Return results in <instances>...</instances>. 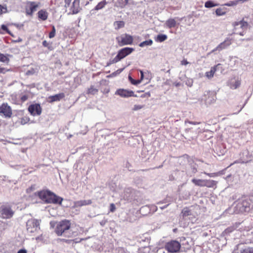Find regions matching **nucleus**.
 <instances>
[{"mask_svg": "<svg viewBox=\"0 0 253 253\" xmlns=\"http://www.w3.org/2000/svg\"><path fill=\"white\" fill-rule=\"evenodd\" d=\"M39 198L46 203L61 205L63 199L50 191H41L38 192Z\"/></svg>", "mask_w": 253, "mask_h": 253, "instance_id": "nucleus-1", "label": "nucleus"}, {"mask_svg": "<svg viewBox=\"0 0 253 253\" xmlns=\"http://www.w3.org/2000/svg\"><path fill=\"white\" fill-rule=\"evenodd\" d=\"M71 227V222L68 219H63L58 222L55 228V233L58 236H61L67 233Z\"/></svg>", "mask_w": 253, "mask_h": 253, "instance_id": "nucleus-2", "label": "nucleus"}, {"mask_svg": "<svg viewBox=\"0 0 253 253\" xmlns=\"http://www.w3.org/2000/svg\"><path fill=\"white\" fill-rule=\"evenodd\" d=\"M134 50V48L131 47H125L119 50L116 56L107 63V65L109 66L112 64L116 63L121 60L128 55L130 54Z\"/></svg>", "mask_w": 253, "mask_h": 253, "instance_id": "nucleus-3", "label": "nucleus"}, {"mask_svg": "<svg viewBox=\"0 0 253 253\" xmlns=\"http://www.w3.org/2000/svg\"><path fill=\"white\" fill-rule=\"evenodd\" d=\"M27 231L31 236L36 235L40 230V223L37 219H31L26 223Z\"/></svg>", "mask_w": 253, "mask_h": 253, "instance_id": "nucleus-4", "label": "nucleus"}, {"mask_svg": "<svg viewBox=\"0 0 253 253\" xmlns=\"http://www.w3.org/2000/svg\"><path fill=\"white\" fill-rule=\"evenodd\" d=\"M164 248L169 253H177L180 252L181 244L176 240H171L165 244Z\"/></svg>", "mask_w": 253, "mask_h": 253, "instance_id": "nucleus-5", "label": "nucleus"}, {"mask_svg": "<svg viewBox=\"0 0 253 253\" xmlns=\"http://www.w3.org/2000/svg\"><path fill=\"white\" fill-rule=\"evenodd\" d=\"M116 41L118 45L120 46H122L125 45L132 44L133 41L132 36L125 34L116 38Z\"/></svg>", "mask_w": 253, "mask_h": 253, "instance_id": "nucleus-6", "label": "nucleus"}, {"mask_svg": "<svg viewBox=\"0 0 253 253\" xmlns=\"http://www.w3.org/2000/svg\"><path fill=\"white\" fill-rule=\"evenodd\" d=\"M25 12L27 15L32 16L40 5V2L27 1L25 3Z\"/></svg>", "mask_w": 253, "mask_h": 253, "instance_id": "nucleus-7", "label": "nucleus"}, {"mask_svg": "<svg viewBox=\"0 0 253 253\" xmlns=\"http://www.w3.org/2000/svg\"><path fill=\"white\" fill-rule=\"evenodd\" d=\"M14 211L10 206L2 205L0 207V217L2 219H8L12 217Z\"/></svg>", "mask_w": 253, "mask_h": 253, "instance_id": "nucleus-8", "label": "nucleus"}, {"mask_svg": "<svg viewBox=\"0 0 253 253\" xmlns=\"http://www.w3.org/2000/svg\"><path fill=\"white\" fill-rule=\"evenodd\" d=\"M115 94L124 98H127L132 96L137 97V95L134 94V92L132 90L124 88L118 89L115 92Z\"/></svg>", "mask_w": 253, "mask_h": 253, "instance_id": "nucleus-9", "label": "nucleus"}, {"mask_svg": "<svg viewBox=\"0 0 253 253\" xmlns=\"http://www.w3.org/2000/svg\"><path fill=\"white\" fill-rule=\"evenodd\" d=\"M12 114V109L7 103H3L0 106V115H3L5 118H10Z\"/></svg>", "mask_w": 253, "mask_h": 253, "instance_id": "nucleus-10", "label": "nucleus"}, {"mask_svg": "<svg viewBox=\"0 0 253 253\" xmlns=\"http://www.w3.org/2000/svg\"><path fill=\"white\" fill-rule=\"evenodd\" d=\"M28 110L33 116L40 115L42 111V108L40 104L38 103L30 105Z\"/></svg>", "mask_w": 253, "mask_h": 253, "instance_id": "nucleus-11", "label": "nucleus"}, {"mask_svg": "<svg viewBox=\"0 0 253 253\" xmlns=\"http://www.w3.org/2000/svg\"><path fill=\"white\" fill-rule=\"evenodd\" d=\"M232 43V40L230 38H226L223 42L218 44L215 48H214L211 52H214L216 51H221L225 49L230 46Z\"/></svg>", "mask_w": 253, "mask_h": 253, "instance_id": "nucleus-12", "label": "nucleus"}, {"mask_svg": "<svg viewBox=\"0 0 253 253\" xmlns=\"http://www.w3.org/2000/svg\"><path fill=\"white\" fill-rule=\"evenodd\" d=\"M233 253H253V247L247 246L240 247L239 245H238Z\"/></svg>", "mask_w": 253, "mask_h": 253, "instance_id": "nucleus-13", "label": "nucleus"}, {"mask_svg": "<svg viewBox=\"0 0 253 253\" xmlns=\"http://www.w3.org/2000/svg\"><path fill=\"white\" fill-rule=\"evenodd\" d=\"M250 206L249 200L248 199L244 200L240 204V210L242 212H248L251 209Z\"/></svg>", "mask_w": 253, "mask_h": 253, "instance_id": "nucleus-14", "label": "nucleus"}, {"mask_svg": "<svg viewBox=\"0 0 253 253\" xmlns=\"http://www.w3.org/2000/svg\"><path fill=\"white\" fill-rule=\"evenodd\" d=\"M71 10L73 14H77L80 11V0H74L72 5L71 7Z\"/></svg>", "mask_w": 253, "mask_h": 253, "instance_id": "nucleus-15", "label": "nucleus"}, {"mask_svg": "<svg viewBox=\"0 0 253 253\" xmlns=\"http://www.w3.org/2000/svg\"><path fill=\"white\" fill-rule=\"evenodd\" d=\"M65 96V94L64 93H60L54 95L50 96L48 98L50 100V102H53L59 101L61 99L64 98Z\"/></svg>", "mask_w": 253, "mask_h": 253, "instance_id": "nucleus-16", "label": "nucleus"}, {"mask_svg": "<svg viewBox=\"0 0 253 253\" xmlns=\"http://www.w3.org/2000/svg\"><path fill=\"white\" fill-rule=\"evenodd\" d=\"M37 14L38 18L42 21L47 20L48 16V13L45 9H41L39 10Z\"/></svg>", "mask_w": 253, "mask_h": 253, "instance_id": "nucleus-17", "label": "nucleus"}, {"mask_svg": "<svg viewBox=\"0 0 253 253\" xmlns=\"http://www.w3.org/2000/svg\"><path fill=\"white\" fill-rule=\"evenodd\" d=\"M220 64H217V65L212 67L210 71L207 72L205 74L206 76L209 79H211L213 76L217 71V68L218 66H220Z\"/></svg>", "mask_w": 253, "mask_h": 253, "instance_id": "nucleus-18", "label": "nucleus"}, {"mask_svg": "<svg viewBox=\"0 0 253 253\" xmlns=\"http://www.w3.org/2000/svg\"><path fill=\"white\" fill-rule=\"evenodd\" d=\"M181 215L183 218H185L188 216L192 215V211L189 207H185L182 210ZM193 216L195 218L196 215H193Z\"/></svg>", "mask_w": 253, "mask_h": 253, "instance_id": "nucleus-19", "label": "nucleus"}, {"mask_svg": "<svg viewBox=\"0 0 253 253\" xmlns=\"http://www.w3.org/2000/svg\"><path fill=\"white\" fill-rule=\"evenodd\" d=\"M92 201L91 200H81L75 202L74 203V206L77 208L81 207L84 206L90 205Z\"/></svg>", "mask_w": 253, "mask_h": 253, "instance_id": "nucleus-20", "label": "nucleus"}, {"mask_svg": "<svg viewBox=\"0 0 253 253\" xmlns=\"http://www.w3.org/2000/svg\"><path fill=\"white\" fill-rule=\"evenodd\" d=\"M217 182L213 180L205 179L204 187L213 188L216 185Z\"/></svg>", "mask_w": 253, "mask_h": 253, "instance_id": "nucleus-21", "label": "nucleus"}, {"mask_svg": "<svg viewBox=\"0 0 253 253\" xmlns=\"http://www.w3.org/2000/svg\"><path fill=\"white\" fill-rule=\"evenodd\" d=\"M241 25V27L243 29L244 28H247L248 26V23L247 22L244 21V20H241L239 22H235L233 25L236 27V26L238 25Z\"/></svg>", "mask_w": 253, "mask_h": 253, "instance_id": "nucleus-22", "label": "nucleus"}, {"mask_svg": "<svg viewBox=\"0 0 253 253\" xmlns=\"http://www.w3.org/2000/svg\"><path fill=\"white\" fill-rule=\"evenodd\" d=\"M166 24L167 26L169 28H174L176 26V22L175 20V19H172V18H170V19H169L166 21Z\"/></svg>", "mask_w": 253, "mask_h": 253, "instance_id": "nucleus-23", "label": "nucleus"}, {"mask_svg": "<svg viewBox=\"0 0 253 253\" xmlns=\"http://www.w3.org/2000/svg\"><path fill=\"white\" fill-rule=\"evenodd\" d=\"M240 84H241V81L239 80H237L235 81V83H233L231 81L229 83L228 85L229 86L230 88L235 89L237 88L238 87H239Z\"/></svg>", "mask_w": 253, "mask_h": 253, "instance_id": "nucleus-24", "label": "nucleus"}, {"mask_svg": "<svg viewBox=\"0 0 253 253\" xmlns=\"http://www.w3.org/2000/svg\"><path fill=\"white\" fill-rule=\"evenodd\" d=\"M205 179H193L192 182L196 186L204 187Z\"/></svg>", "mask_w": 253, "mask_h": 253, "instance_id": "nucleus-25", "label": "nucleus"}, {"mask_svg": "<svg viewBox=\"0 0 253 253\" xmlns=\"http://www.w3.org/2000/svg\"><path fill=\"white\" fill-rule=\"evenodd\" d=\"M107 2L106 1V0H104L103 1H100L94 7V10H98L102 9L103 8H104L105 7V6L107 4Z\"/></svg>", "mask_w": 253, "mask_h": 253, "instance_id": "nucleus-26", "label": "nucleus"}, {"mask_svg": "<svg viewBox=\"0 0 253 253\" xmlns=\"http://www.w3.org/2000/svg\"><path fill=\"white\" fill-rule=\"evenodd\" d=\"M98 91V89L95 88L94 86L91 85L87 90V93L88 94L94 95L97 93Z\"/></svg>", "mask_w": 253, "mask_h": 253, "instance_id": "nucleus-27", "label": "nucleus"}, {"mask_svg": "<svg viewBox=\"0 0 253 253\" xmlns=\"http://www.w3.org/2000/svg\"><path fill=\"white\" fill-rule=\"evenodd\" d=\"M168 38V37L166 35L164 34H159L157 36V38H156L155 40L157 42H163L166 40Z\"/></svg>", "mask_w": 253, "mask_h": 253, "instance_id": "nucleus-28", "label": "nucleus"}, {"mask_svg": "<svg viewBox=\"0 0 253 253\" xmlns=\"http://www.w3.org/2000/svg\"><path fill=\"white\" fill-rule=\"evenodd\" d=\"M116 29H119L125 26V22L123 21H116L114 23Z\"/></svg>", "mask_w": 253, "mask_h": 253, "instance_id": "nucleus-29", "label": "nucleus"}, {"mask_svg": "<svg viewBox=\"0 0 253 253\" xmlns=\"http://www.w3.org/2000/svg\"><path fill=\"white\" fill-rule=\"evenodd\" d=\"M153 43V41L152 40H147V41H144L142 42H141L139 44V46L140 47H144V46H147V45H151Z\"/></svg>", "mask_w": 253, "mask_h": 253, "instance_id": "nucleus-30", "label": "nucleus"}, {"mask_svg": "<svg viewBox=\"0 0 253 253\" xmlns=\"http://www.w3.org/2000/svg\"><path fill=\"white\" fill-rule=\"evenodd\" d=\"M218 5V4L214 3L211 0H209L205 2V6L207 8H211L214 6H217Z\"/></svg>", "mask_w": 253, "mask_h": 253, "instance_id": "nucleus-31", "label": "nucleus"}, {"mask_svg": "<svg viewBox=\"0 0 253 253\" xmlns=\"http://www.w3.org/2000/svg\"><path fill=\"white\" fill-rule=\"evenodd\" d=\"M119 6L121 7H124L126 5L128 2V0H117Z\"/></svg>", "mask_w": 253, "mask_h": 253, "instance_id": "nucleus-32", "label": "nucleus"}, {"mask_svg": "<svg viewBox=\"0 0 253 253\" xmlns=\"http://www.w3.org/2000/svg\"><path fill=\"white\" fill-rule=\"evenodd\" d=\"M9 58L4 54L0 52V61L2 62H8Z\"/></svg>", "mask_w": 253, "mask_h": 253, "instance_id": "nucleus-33", "label": "nucleus"}, {"mask_svg": "<svg viewBox=\"0 0 253 253\" xmlns=\"http://www.w3.org/2000/svg\"><path fill=\"white\" fill-rule=\"evenodd\" d=\"M128 80L131 84L133 85H137L141 83V80H134L130 76H128Z\"/></svg>", "mask_w": 253, "mask_h": 253, "instance_id": "nucleus-34", "label": "nucleus"}, {"mask_svg": "<svg viewBox=\"0 0 253 253\" xmlns=\"http://www.w3.org/2000/svg\"><path fill=\"white\" fill-rule=\"evenodd\" d=\"M215 13L217 16H222L225 14L226 11L223 9L219 8L216 9Z\"/></svg>", "mask_w": 253, "mask_h": 253, "instance_id": "nucleus-35", "label": "nucleus"}, {"mask_svg": "<svg viewBox=\"0 0 253 253\" xmlns=\"http://www.w3.org/2000/svg\"><path fill=\"white\" fill-rule=\"evenodd\" d=\"M55 33H56L55 28L54 26H52V30L49 33V38L50 39H52V38H54L55 36Z\"/></svg>", "mask_w": 253, "mask_h": 253, "instance_id": "nucleus-36", "label": "nucleus"}, {"mask_svg": "<svg viewBox=\"0 0 253 253\" xmlns=\"http://www.w3.org/2000/svg\"><path fill=\"white\" fill-rule=\"evenodd\" d=\"M7 12V7L5 5H2L0 4V15L2 13H6Z\"/></svg>", "mask_w": 253, "mask_h": 253, "instance_id": "nucleus-37", "label": "nucleus"}, {"mask_svg": "<svg viewBox=\"0 0 253 253\" xmlns=\"http://www.w3.org/2000/svg\"><path fill=\"white\" fill-rule=\"evenodd\" d=\"M1 30L4 31L6 33L12 36V35L10 33V31L8 30V29L7 28V27H6V26H5V25H2L1 26Z\"/></svg>", "mask_w": 253, "mask_h": 253, "instance_id": "nucleus-38", "label": "nucleus"}, {"mask_svg": "<svg viewBox=\"0 0 253 253\" xmlns=\"http://www.w3.org/2000/svg\"><path fill=\"white\" fill-rule=\"evenodd\" d=\"M35 190V185H32L31 186H30V187H29L27 189L26 192H27V193L30 194L32 192L34 191Z\"/></svg>", "mask_w": 253, "mask_h": 253, "instance_id": "nucleus-39", "label": "nucleus"}, {"mask_svg": "<svg viewBox=\"0 0 253 253\" xmlns=\"http://www.w3.org/2000/svg\"><path fill=\"white\" fill-rule=\"evenodd\" d=\"M144 107L143 105H135L133 108V111H137L140 109H141Z\"/></svg>", "mask_w": 253, "mask_h": 253, "instance_id": "nucleus-40", "label": "nucleus"}, {"mask_svg": "<svg viewBox=\"0 0 253 253\" xmlns=\"http://www.w3.org/2000/svg\"><path fill=\"white\" fill-rule=\"evenodd\" d=\"M116 208V206L113 203H112V204H110V211L111 212H113L115 211Z\"/></svg>", "mask_w": 253, "mask_h": 253, "instance_id": "nucleus-41", "label": "nucleus"}, {"mask_svg": "<svg viewBox=\"0 0 253 253\" xmlns=\"http://www.w3.org/2000/svg\"><path fill=\"white\" fill-rule=\"evenodd\" d=\"M185 124H187V123H188V124H191V125H199L200 124V122H192V121H190L189 120H186L185 121Z\"/></svg>", "mask_w": 253, "mask_h": 253, "instance_id": "nucleus-42", "label": "nucleus"}, {"mask_svg": "<svg viewBox=\"0 0 253 253\" xmlns=\"http://www.w3.org/2000/svg\"><path fill=\"white\" fill-rule=\"evenodd\" d=\"M42 45L44 47H47L48 49H50V44L46 41H43L42 42Z\"/></svg>", "mask_w": 253, "mask_h": 253, "instance_id": "nucleus-43", "label": "nucleus"}, {"mask_svg": "<svg viewBox=\"0 0 253 253\" xmlns=\"http://www.w3.org/2000/svg\"><path fill=\"white\" fill-rule=\"evenodd\" d=\"M72 0H64L65 1V6L66 7H69Z\"/></svg>", "mask_w": 253, "mask_h": 253, "instance_id": "nucleus-44", "label": "nucleus"}, {"mask_svg": "<svg viewBox=\"0 0 253 253\" xmlns=\"http://www.w3.org/2000/svg\"><path fill=\"white\" fill-rule=\"evenodd\" d=\"M151 96V93L150 92H146L144 94H142L140 97H142V98H144V97H150Z\"/></svg>", "mask_w": 253, "mask_h": 253, "instance_id": "nucleus-45", "label": "nucleus"}, {"mask_svg": "<svg viewBox=\"0 0 253 253\" xmlns=\"http://www.w3.org/2000/svg\"><path fill=\"white\" fill-rule=\"evenodd\" d=\"M59 240L61 242H65L67 244H70L73 241L72 240H67L65 239H60Z\"/></svg>", "mask_w": 253, "mask_h": 253, "instance_id": "nucleus-46", "label": "nucleus"}, {"mask_svg": "<svg viewBox=\"0 0 253 253\" xmlns=\"http://www.w3.org/2000/svg\"><path fill=\"white\" fill-rule=\"evenodd\" d=\"M29 119L26 117L25 118H22L21 120V123L22 124H25L29 121Z\"/></svg>", "mask_w": 253, "mask_h": 253, "instance_id": "nucleus-47", "label": "nucleus"}, {"mask_svg": "<svg viewBox=\"0 0 253 253\" xmlns=\"http://www.w3.org/2000/svg\"><path fill=\"white\" fill-rule=\"evenodd\" d=\"M189 63L186 59H183L181 61V65H186Z\"/></svg>", "mask_w": 253, "mask_h": 253, "instance_id": "nucleus-48", "label": "nucleus"}, {"mask_svg": "<svg viewBox=\"0 0 253 253\" xmlns=\"http://www.w3.org/2000/svg\"><path fill=\"white\" fill-rule=\"evenodd\" d=\"M28 99V96L26 95H23L21 98V100L22 102H24L26 101Z\"/></svg>", "mask_w": 253, "mask_h": 253, "instance_id": "nucleus-49", "label": "nucleus"}, {"mask_svg": "<svg viewBox=\"0 0 253 253\" xmlns=\"http://www.w3.org/2000/svg\"><path fill=\"white\" fill-rule=\"evenodd\" d=\"M122 69H120V70H118L116 72H114L112 73V74L111 75V76H115L117 75V74H119L121 72H122Z\"/></svg>", "mask_w": 253, "mask_h": 253, "instance_id": "nucleus-50", "label": "nucleus"}, {"mask_svg": "<svg viewBox=\"0 0 253 253\" xmlns=\"http://www.w3.org/2000/svg\"><path fill=\"white\" fill-rule=\"evenodd\" d=\"M7 70L4 68L0 67V73H5Z\"/></svg>", "mask_w": 253, "mask_h": 253, "instance_id": "nucleus-51", "label": "nucleus"}, {"mask_svg": "<svg viewBox=\"0 0 253 253\" xmlns=\"http://www.w3.org/2000/svg\"><path fill=\"white\" fill-rule=\"evenodd\" d=\"M22 41V39L21 38H18L17 40L13 41L14 42H20Z\"/></svg>", "mask_w": 253, "mask_h": 253, "instance_id": "nucleus-52", "label": "nucleus"}, {"mask_svg": "<svg viewBox=\"0 0 253 253\" xmlns=\"http://www.w3.org/2000/svg\"><path fill=\"white\" fill-rule=\"evenodd\" d=\"M204 173L207 175H208L210 177H212V176H214L215 175V173H206V172H204Z\"/></svg>", "mask_w": 253, "mask_h": 253, "instance_id": "nucleus-53", "label": "nucleus"}, {"mask_svg": "<svg viewBox=\"0 0 253 253\" xmlns=\"http://www.w3.org/2000/svg\"><path fill=\"white\" fill-rule=\"evenodd\" d=\"M17 253H27V251L25 249H21Z\"/></svg>", "mask_w": 253, "mask_h": 253, "instance_id": "nucleus-54", "label": "nucleus"}, {"mask_svg": "<svg viewBox=\"0 0 253 253\" xmlns=\"http://www.w3.org/2000/svg\"><path fill=\"white\" fill-rule=\"evenodd\" d=\"M140 74H141V78H140V80H142L143 79V77H144V75H143V72L141 71H140Z\"/></svg>", "mask_w": 253, "mask_h": 253, "instance_id": "nucleus-55", "label": "nucleus"}, {"mask_svg": "<svg viewBox=\"0 0 253 253\" xmlns=\"http://www.w3.org/2000/svg\"><path fill=\"white\" fill-rule=\"evenodd\" d=\"M209 93L210 94H211V95H213V96H214V97H215V94L214 92H210V91Z\"/></svg>", "mask_w": 253, "mask_h": 253, "instance_id": "nucleus-56", "label": "nucleus"}, {"mask_svg": "<svg viewBox=\"0 0 253 253\" xmlns=\"http://www.w3.org/2000/svg\"><path fill=\"white\" fill-rule=\"evenodd\" d=\"M41 165H37V166H36L35 167L37 169H39L41 167Z\"/></svg>", "mask_w": 253, "mask_h": 253, "instance_id": "nucleus-57", "label": "nucleus"}, {"mask_svg": "<svg viewBox=\"0 0 253 253\" xmlns=\"http://www.w3.org/2000/svg\"><path fill=\"white\" fill-rule=\"evenodd\" d=\"M0 34H4V33H3V32H2L1 31V30H0Z\"/></svg>", "mask_w": 253, "mask_h": 253, "instance_id": "nucleus-58", "label": "nucleus"}, {"mask_svg": "<svg viewBox=\"0 0 253 253\" xmlns=\"http://www.w3.org/2000/svg\"><path fill=\"white\" fill-rule=\"evenodd\" d=\"M109 92V89H107L106 92L108 93Z\"/></svg>", "mask_w": 253, "mask_h": 253, "instance_id": "nucleus-59", "label": "nucleus"}, {"mask_svg": "<svg viewBox=\"0 0 253 253\" xmlns=\"http://www.w3.org/2000/svg\"><path fill=\"white\" fill-rule=\"evenodd\" d=\"M226 5H227V6H230V4H226Z\"/></svg>", "mask_w": 253, "mask_h": 253, "instance_id": "nucleus-60", "label": "nucleus"}]
</instances>
